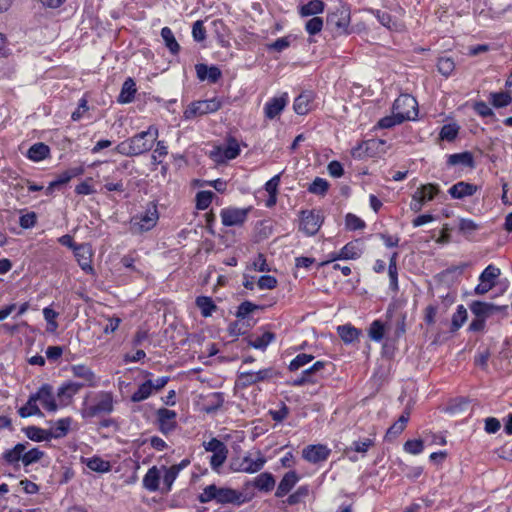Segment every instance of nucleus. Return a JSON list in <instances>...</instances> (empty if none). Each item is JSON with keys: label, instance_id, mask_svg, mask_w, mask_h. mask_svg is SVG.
<instances>
[{"label": "nucleus", "instance_id": "nucleus-63", "mask_svg": "<svg viewBox=\"0 0 512 512\" xmlns=\"http://www.w3.org/2000/svg\"><path fill=\"white\" fill-rule=\"evenodd\" d=\"M329 183L327 180L316 177L314 181L309 185L308 191L316 195H324L328 191Z\"/></svg>", "mask_w": 512, "mask_h": 512}, {"label": "nucleus", "instance_id": "nucleus-60", "mask_svg": "<svg viewBox=\"0 0 512 512\" xmlns=\"http://www.w3.org/2000/svg\"><path fill=\"white\" fill-rule=\"evenodd\" d=\"M214 197V193L212 191H199L196 194V208L199 210H206Z\"/></svg>", "mask_w": 512, "mask_h": 512}, {"label": "nucleus", "instance_id": "nucleus-20", "mask_svg": "<svg viewBox=\"0 0 512 512\" xmlns=\"http://www.w3.org/2000/svg\"><path fill=\"white\" fill-rule=\"evenodd\" d=\"M81 385L76 381H66L57 390V397L61 405H67L81 390Z\"/></svg>", "mask_w": 512, "mask_h": 512}, {"label": "nucleus", "instance_id": "nucleus-43", "mask_svg": "<svg viewBox=\"0 0 512 512\" xmlns=\"http://www.w3.org/2000/svg\"><path fill=\"white\" fill-rule=\"evenodd\" d=\"M408 118H409L408 115L403 116L400 113H393L392 112V115L385 116V117L381 118L378 121L377 126L379 128H381V129H389V128H392V127H394L396 125L402 124Z\"/></svg>", "mask_w": 512, "mask_h": 512}, {"label": "nucleus", "instance_id": "nucleus-27", "mask_svg": "<svg viewBox=\"0 0 512 512\" xmlns=\"http://www.w3.org/2000/svg\"><path fill=\"white\" fill-rule=\"evenodd\" d=\"M446 163L448 166L460 165L462 167H467L471 169L475 167L473 154L469 151L448 155Z\"/></svg>", "mask_w": 512, "mask_h": 512}, {"label": "nucleus", "instance_id": "nucleus-29", "mask_svg": "<svg viewBox=\"0 0 512 512\" xmlns=\"http://www.w3.org/2000/svg\"><path fill=\"white\" fill-rule=\"evenodd\" d=\"M136 92L137 89L135 81L131 77H128L122 84L117 102L120 104L131 103L135 98Z\"/></svg>", "mask_w": 512, "mask_h": 512}, {"label": "nucleus", "instance_id": "nucleus-55", "mask_svg": "<svg viewBox=\"0 0 512 512\" xmlns=\"http://www.w3.org/2000/svg\"><path fill=\"white\" fill-rule=\"evenodd\" d=\"M324 26V21L319 16H313L305 23V31L310 35L314 36L319 34Z\"/></svg>", "mask_w": 512, "mask_h": 512}, {"label": "nucleus", "instance_id": "nucleus-40", "mask_svg": "<svg viewBox=\"0 0 512 512\" xmlns=\"http://www.w3.org/2000/svg\"><path fill=\"white\" fill-rule=\"evenodd\" d=\"M371 13L373 16L379 21V23L386 27L389 30H397L398 24L397 21L392 17V15L386 11H382L379 9H372Z\"/></svg>", "mask_w": 512, "mask_h": 512}, {"label": "nucleus", "instance_id": "nucleus-22", "mask_svg": "<svg viewBox=\"0 0 512 512\" xmlns=\"http://www.w3.org/2000/svg\"><path fill=\"white\" fill-rule=\"evenodd\" d=\"M325 3L322 0H302L298 7L301 17L318 16L324 12Z\"/></svg>", "mask_w": 512, "mask_h": 512}, {"label": "nucleus", "instance_id": "nucleus-12", "mask_svg": "<svg viewBox=\"0 0 512 512\" xmlns=\"http://www.w3.org/2000/svg\"><path fill=\"white\" fill-rule=\"evenodd\" d=\"M331 454V449L323 444H311L302 451V457L309 463L319 464L326 461Z\"/></svg>", "mask_w": 512, "mask_h": 512}, {"label": "nucleus", "instance_id": "nucleus-28", "mask_svg": "<svg viewBox=\"0 0 512 512\" xmlns=\"http://www.w3.org/2000/svg\"><path fill=\"white\" fill-rule=\"evenodd\" d=\"M488 102L495 109L505 108L512 103V91L506 89L505 91L491 92Z\"/></svg>", "mask_w": 512, "mask_h": 512}, {"label": "nucleus", "instance_id": "nucleus-33", "mask_svg": "<svg viewBox=\"0 0 512 512\" xmlns=\"http://www.w3.org/2000/svg\"><path fill=\"white\" fill-rule=\"evenodd\" d=\"M71 423H72V419L70 417L58 419L55 422L54 427H52V429L48 430L50 440L51 439H60V438L65 437L70 430Z\"/></svg>", "mask_w": 512, "mask_h": 512}, {"label": "nucleus", "instance_id": "nucleus-18", "mask_svg": "<svg viewBox=\"0 0 512 512\" xmlns=\"http://www.w3.org/2000/svg\"><path fill=\"white\" fill-rule=\"evenodd\" d=\"M195 70L197 78L200 81L207 80L209 83L212 84L217 83L222 76L220 68L216 65L208 66L206 64L200 63L195 65Z\"/></svg>", "mask_w": 512, "mask_h": 512}, {"label": "nucleus", "instance_id": "nucleus-46", "mask_svg": "<svg viewBox=\"0 0 512 512\" xmlns=\"http://www.w3.org/2000/svg\"><path fill=\"white\" fill-rule=\"evenodd\" d=\"M83 173L84 168L82 166L72 167L59 174L55 181L59 186H62L67 184L71 179L81 176Z\"/></svg>", "mask_w": 512, "mask_h": 512}, {"label": "nucleus", "instance_id": "nucleus-21", "mask_svg": "<svg viewBox=\"0 0 512 512\" xmlns=\"http://www.w3.org/2000/svg\"><path fill=\"white\" fill-rule=\"evenodd\" d=\"M478 191V186L465 181H460L452 185L448 193L453 199H463L473 196Z\"/></svg>", "mask_w": 512, "mask_h": 512}, {"label": "nucleus", "instance_id": "nucleus-8", "mask_svg": "<svg viewBox=\"0 0 512 512\" xmlns=\"http://www.w3.org/2000/svg\"><path fill=\"white\" fill-rule=\"evenodd\" d=\"M240 145L238 140L233 136H228L225 139L224 146H216L211 152V156L217 162H225L233 160L240 155Z\"/></svg>", "mask_w": 512, "mask_h": 512}, {"label": "nucleus", "instance_id": "nucleus-36", "mask_svg": "<svg viewBox=\"0 0 512 512\" xmlns=\"http://www.w3.org/2000/svg\"><path fill=\"white\" fill-rule=\"evenodd\" d=\"M26 437L34 442L50 441L49 431L34 425L22 429Z\"/></svg>", "mask_w": 512, "mask_h": 512}, {"label": "nucleus", "instance_id": "nucleus-57", "mask_svg": "<svg viewBox=\"0 0 512 512\" xmlns=\"http://www.w3.org/2000/svg\"><path fill=\"white\" fill-rule=\"evenodd\" d=\"M437 69L440 74L449 77L455 69V63L450 57H440L437 62Z\"/></svg>", "mask_w": 512, "mask_h": 512}, {"label": "nucleus", "instance_id": "nucleus-61", "mask_svg": "<svg viewBox=\"0 0 512 512\" xmlns=\"http://www.w3.org/2000/svg\"><path fill=\"white\" fill-rule=\"evenodd\" d=\"M314 359V356L311 354L301 353L298 354L294 359L291 360L288 369L291 372L299 370L301 367L310 363Z\"/></svg>", "mask_w": 512, "mask_h": 512}, {"label": "nucleus", "instance_id": "nucleus-42", "mask_svg": "<svg viewBox=\"0 0 512 512\" xmlns=\"http://www.w3.org/2000/svg\"><path fill=\"white\" fill-rule=\"evenodd\" d=\"M467 317H468V314H467L466 308L462 304L458 305L455 313L452 315L450 332L451 333L457 332L463 326V324L466 322Z\"/></svg>", "mask_w": 512, "mask_h": 512}, {"label": "nucleus", "instance_id": "nucleus-45", "mask_svg": "<svg viewBox=\"0 0 512 512\" xmlns=\"http://www.w3.org/2000/svg\"><path fill=\"white\" fill-rule=\"evenodd\" d=\"M385 334V324L379 320H374L368 329V336L374 342H381Z\"/></svg>", "mask_w": 512, "mask_h": 512}, {"label": "nucleus", "instance_id": "nucleus-54", "mask_svg": "<svg viewBox=\"0 0 512 512\" xmlns=\"http://www.w3.org/2000/svg\"><path fill=\"white\" fill-rule=\"evenodd\" d=\"M44 455H45L44 451L40 450L39 448H32L28 451L25 450L23 452L22 464L25 467L30 466V465L40 461Z\"/></svg>", "mask_w": 512, "mask_h": 512}, {"label": "nucleus", "instance_id": "nucleus-62", "mask_svg": "<svg viewBox=\"0 0 512 512\" xmlns=\"http://www.w3.org/2000/svg\"><path fill=\"white\" fill-rule=\"evenodd\" d=\"M292 40H293L292 35H287V36L278 38L274 42L267 44V50L274 51V52H282L291 45Z\"/></svg>", "mask_w": 512, "mask_h": 512}, {"label": "nucleus", "instance_id": "nucleus-16", "mask_svg": "<svg viewBox=\"0 0 512 512\" xmlns=\"http://www.w3.org/2000/svg\"><path fill=\"white\" fill-rule=\"evenodd\" d=\"M71 372L74 377L80 378L81 381H77L81 388L84 387H96L98 385V377L95 373L86 365L77 364L71 366Z\"/></svg>", "mask_w": 512, "mask_h": 512}, {"label": "nucleus", "instance_id": "nucleus-58", "mask_svg": "<svg viewBox=\"0 0 512 512\" xmlns=\"http://www.w3.org/2000/svg\"><path fill=\"white\" fill-rule=\"evenodd\" d=\"M168 154V146L163 140H156V147L153 150L151 160L154 165H158L162 163V158L166 157Z\"/></svg>", "mask_w": 512, "mask_h": 512}, {"label": "nucleus", "instance_id": "nucleus-48", "mask_svg": "<svg viewBox=\"0 0 512 512\" xmlns=\"http://www.w3.org/2000/svg\"><path fill=\"white\" fill-rule=\"evenodd\" d=\"M87 467L95 472L106 473L111 470L109 461L103 460L101 457L93 456L87 460Z\"/></svg>", "mask_w": 512, "mask_h": 512}, {"label": "nucleus", "instance_id": "nucleus-11", "mask_svg": "<svg viewBox=\"0 0 512 512\" xmlns=\"http://www.w3.org/2000/svg\"><path fill=\"white\" fill-rule=\"evenodd\" d=\"M251 208H223L220 212L222 224L226 227L241 226L248 217Z\"/></svg>", "mask_w": 512, "mask_h": 512}, {"label": "nucleus", "instance_id": "nucleus-9", "mask_svg": "<svg viewBox=\"0 0 512 512\" xmlns=\"http://www.w3.org/2000/svg\"><path fill=\"white\" fill-rule=\"evenodd\" d=\"M323 223V217L316 210H302L300 212V230L307 236L315 235Z\"/></svg>", "mask_w": 512, "mask_h": 512}, {"label": "nucleus", "instance_id": "nucleus-64", "mask_svg": "<svg viewBox=\"0 0 512 512\" xmlns=\"http://www.w3.org/2000/svg\"><path fill=\"white\" fill-rule=\"evenodd\" d=\"M345 225L346 228L350 231L361 230L366 226L365 222L361 218L352 213H348L346 215Z\"/></svg>", "mask_w": 512, "mask_h": 512}, {"label": "nucleus", "instance_id": "nucleus-24", "mask_svg": "<svg viewBox=\"0 0 512 512\" xmlns=\"http://www.w3.org/2000/svg\"><path fill=\"white\" fill-rule=\"evenodd\" d=\"M313 93L311 91H304L299 94L293 103V109L298 115H306L312 109Z\"/></svg>", "mask_w": 512, "mask_h": 512}, {"label": "nucleus", "instance_id": "nucleus-23", "mask_svg": "<svg viewBox=\"0 0 512 512\" xmlns=\"http://www.w3.org/2000/svg\"><path fill=\"white\" fill-rule=\"evenodd\" d=\"M410 418V412L408 410H405L400 417L395 421L387 430L385 434V440L386 441H393L395 440L406 428L407 423Z\"/></svg>", "mask_w": 512, "mask_h": 512}, {"label": "nucleus", "instance_id": "nucleus-32", "mask_svg": "<svg viewBox=\"0 0 512 512\" xmlns=\"http://www.w3.org/2000/svg\"><path fill=\"white\" fill-rule=\"evenodd\" d=\"M363 253L358 240L350 241L339 250V257L343 260H356Z\"/></svg>", "mask_w": 512, "mask_h": 512}, {"label": "nucleus", "instance_id": "nucleus-4", "mask_svg": "<svg viewBox=\"0 0 512 512\" xmlns=\"http://www.w3.org/2000/svg\"><path fill=\"white\" fill-rule=\"evenodd\" d=\"M158 220L159 212L157 204L150 202L144 212L131 217L129 231L133 235L143 234L152 230L157 225Z\"/></svg>", "mask_w": 512, "mask_h": 512}, {"label": "nucleus", "instance_id": "nucleus-49", "mask_svg": "<svg viewBox=\"0 0 512 512\" xmlns=\"http://www.w3.org/2000/svg\"><path fill=\"white\" fill-rule=\"evenodd\" d=\"M416 192H420V198L423 199L424 203H426L428 201H432L436 195H438L440 187L438 184L428 183L421 185Z\"/></svg>", "mask_w": 512, "mask_h": 512}, {"label": "nucleus", "instance_id": "nucleus-37", "mask_svg": "<svg viewBox=\"0 0 512 512\" xmlns=\"http://www.w3.org/2000/svg\"><path fill=\"white\" fill-rule=\"evenodd\" d=\"M160 473L156 466L151 467L143 477V486L150 492L159 489Z\"/></svg>", "mask_w": 512, "mask_h": 512}, {"label": "nucleus", "instance_id": "nucleus-59", "mask_svg": "<svg viewBox=\"0 0 512 512\" xmlns=\"http://www.w3.org/2000/svg\"><path fill=\"white\" fill-rule=\"evenodd\" d=\"M459 133V126L456 124H445L442 126L439 138L441 140H446L448 142H452L456 139Z\"/></svg>", "mask_w": 512, "mask_h": 512}, {"label": "nucleus", "instance_id": "nucleus-1", "mask_svg": "<svg viewBox=\"0 0 512 512\" xmlns=\"http://www.w3.org/2000/svg\"><path fill=\"white\" fill-rule=\"evenodd\" d=\"M159 136V130L155 125H150L147 130L135 134L122 141L115 147V151L125 156H139L149 152Z\"/></svg>", "mask_w": 512, "mask_h": 512}, {"label": "nucleus", "instance_id": "nucleus-25", "mask_svg": "<svg viewBox=\"0 0 512 512\" xmlns=\"http://www.w3.org/2000/svg\"><path fill=\"white\" fill-rule=\"evenodd\" d=\"M28 442L17 443L13 448L7 449L3 455V460L12 466H18L19 462L23 460V452L27 449Z\"/></svg>", "mask_w": 512, "mask_h": 512}, {"label": "nucleus", "instance_id": "nucleus-50", "mask_svg": "<svg viewBox=\"0 0 512 512\" xmlns=\"http://www.w3.org/2000/svg\"><path fill=\"white\" fill-rule=\"evenodd\" d=\"M18 413H19L20 417H22V418H27L29 416L41 415L42 414L41 410L39 409V407L37 405V401L34 398L33 394H31L29 396L26 405L22 406L18 410Z\"/></svg>", "mask_w": 512, "mask_h": 512}, {"label": "nucleus", "instance_id": "nucleus-53", "mask_svg": "<svg viewBox=\"0 0 512 512\" xmlns=\"http://www.w3.org/2000/svg\"><path fill=\"white\" fill-rule=\"evenodd\" d=\"M501 270L493 264L488 265L480 274L479 282L495 283L500 276Z\"/></svg>", "mask_w": 512, "mask_h": 512}, {"label": "nucleus", "instance_id": "nucleus-3", "mask_svg": "<svg viewBox=\"0 0 512 512\" xmlns=\"http://www.w3.org/2000/svg\"><path fill=\"white\" fill-rule=\"evenodd\" d=\"M213 500L220 505L232 504L240 506L247 501V498L238 490L229 487H218L215 484H211L206 486L198 495V501L205 504Z\"/></svg>", "mask_w": 512, "mask_h": 512}, {"label": "nucleus", "instance_id": "nucleus-19", "mask_svg": "<svg viewBox=\"0 0 512 512\" xmlns=\"http://www.w3.org/2000/svg\"><path fill=\"white\" fill-rule=\"evenodd\" d=\"M287 103H288L287 93H283L281 96L271 98L264 105L265 116L268 119H274L284 110Z\"/></svg>", "mask_w": 512, "mask_h": 512}, {"label": "nucleus", "instance_id": "nucleus-51", "mask_svg": "<svg viewBox=\"0 0 512 512\" xmlns=\"http://www.w3.org/2000/svg\"><path fill=\"white\" fill-rule=\"evenodd\" d=\"M276 336L273 332H265L261 336L257 337L254 340H249L248 345L264 351L267 346L275 340Z\"/></svg>", "mask_w": 512, "mask_h": 512}, {"label": "nucleus", "instance_id": "nucleus-52", "mask_svg": "<svg viewBox=\"0 0 512 512\" xmlns=\"http://www.w3.org/2000/svg\"><path fill=\"white\" fill-rule=\"evenodd\" d=\"M375 442L372 438H363L352 442L351 446L346 450L348 454L350 451L365 454L370 447L374 446Z\"/></svg>", "mask_w": 512, "mask_h": 512}, {"label": "nucleus", "instance_id": "nucleus-56", "mask_svg": "<svg viewBox=\"0 0 512 512\" xmlns=\"http://www.w3.org/2000/svg\"><path fill=\"white\" fill-rule=\"evenodd\" d=\"M317 377L311 372L309 368L303 370L301 374L292 381V385L296 387L304 386L306 384L317 383Z\"/></svg>", "mask_w": 512, "mask_h": 512}, {"label": "nucleus", "instance_id": "nucleus-31", "mask_svg": "<svg viewBox=\"0 0 512 512\" xmlns=\"http://www.w3.org/2000/svg\"><path fill=\"white\" fill-rule=\"evenodd\" d=\"M337 333L345 344H352L359 339L362 331L351 324H344L337 327Z\"/></svg>", "mask_w": 512, "mask_h": 512}, {"label": "nucleus", "instance_id": "nucleus-41", "mask_svg": "<svg viewBox=\"0 0 512 512\" xmlns=\"http://www.w3.org/2000/svg\"><path fill=\"white\" fill-rule=\"evenodd\" d=\"M160 34L170 53L177 55L180 52V45L175 39L172 30L169 27H163Z\"/></svg>", "mask_w": 512, "mask_h": 512}, {"label": "nucleus", "instance_id": "nucleus-44", "mask_svg": "<svg viewBox=\"0 0 512 512\" xmlns=\"http://www.w3.org/2000/svg\"><path fill=\"white\" fill-rule=\"evenodd\" d=\"M196 305L200 309L203 317H209L216 310L217 306L211 297L198 296L196 298Z\"/></svg>", "mask_w": 512, "mask_h": 512}, {"label": "nucleus", "instance_id": "nucleus-6", "mask_svg": "<svg viewBox=\"0 0 512 512\" xmlns=\"http://www.w3.org/2000/svg\"><path fill=\"white\" fill-rule=\"evenodd\" d=\"M278 376L279 373L273 367H267L257 372L239 371L237 374L236 386L239 388H247L261 382L270 381Z\"/></svg>", "mask_w": 512, "mask_h": 512}, {"label": "nucleus", "instance_id": "nucleus-13", "mask_svg": "<svg viewBox=\"0 0 512 512\" xmlns=\"http://www.w3.org/2000/svg\"><path fill=\"white\" fill-rule=\"evenodd\" d=\"M73 253L80 268L87 274H93L94 268L91 264L93 252L91 245L88 243H81L79 246L75 247Z\"/></svg>", "mask_w": 512, "mask_h": 512}, {"label": "nucleus", "instance_id": "nucleus-14", "mask_svg": "<svg viewBox=\"0 0 512 512\" xmlns=\"http://www.w3.org/2000/svg\"><path fill=\"white\" fill-rule=\"evenodd\" d=\"M469 309L475 317L487 320L493 314L506 310L507 306H498L493 303L476 300L469 304Z\"/></svg>", "mask_w": 512, "mask_h": 512}, {"label": "nucleus", "instance_id": "nucleus-5", "mask_svg": "<svg viewBox=\"0 0 512 512\" xmlns=\"http://www.w3.org/2000/svg\"><path fill=\"white\" fill-rule=\"evenodd\" d=\"M351 13L347 7H338L327 14L326 27L334 37L350 34Z\"/></svg>", "mask_w": 512, "mask_h": 512}, {"label": "nucleus", "instance_id": "nucleus-2", "mask_svg": "<svg viewBox=\"0 0 512 512\" xmlns=\"http://www.w3.org/2000/svg\"><path fill=\"white\" fill-rule=\"evenodd\" d=\"M114 396L110 391H98L91 398L84 399L80 414L85 420L95 417H104L114 411Z\"/></svg>", "mask_w": 512, "mask_h": 512}, {"label": "nucleus", "instance_id": "nucleus-30", "mask_svg": "<svg viewBox=\"0 0 512 512\" xmlns=\"http://www.w3.org/2000/svg\"><path fill=\"white\" fill-rule=\"evenodd\" d=\"M266 462L265 456L259 450L256 452L255 458H252L251 455L244 456L245 473L253 474L259 472Z\"/></svg>", "mask_w": 512, "mask_h": 512}, {"label": "nucleus", "instance_id": "nucleus-35", "mask_svg": "<svg viewBox=\"0 0 512 512\" xmlns=\"http://www.w3.org/2000/svg\"><path fill=\"white\" fill-rule=\"evenodd\" d=\"M50 154V148L45 143L39 142L33 144L27 152V157L34 161L39 162L46 159Z\"/></svg>", "mask_w": 512, "mask_h": 512}, {"label": "nucleus", "instance_id": "nucleus-10", "mask_svg": "<svg viewBox=\"0 0 512 512\" xmlns=\"http://www.w3.org/2000/svg\"><path fill=\"white\" fill-rule=\"evenodd\" d=\"M393 113L408 115L407 120H415L418 116L417 100L410 94H401L392 105Z\"/></svg>", "mask_w": 512, "mask_h": 512}, {"label": "nucleus", "instance_id": "nucleus-26", "mask_svg": "<svg viewBox=\"0 0 512 512\" xmlns=\"http://www.w3.org/2000/svg\"><path fill=\"white\" fill-rule=\"evenodd\" d=\"M298 481L299 477L295 471L287 472L279 482L275 496L277 498L284 497L292 490Z\"/></svg>", "mask_w": 512, "mask_h": 512}, {"label": "nucleus", "instance_id": "nucleus-34", "mask_svg": "<svg viewBox=\"0 0 512 512\" xmlns=\"http://www.w3.org/2000/svg\"><path fill=\"white\" fill-rule=\"evenodd\" d=\"M223 403L224 394L222 392H213L206 397L203 410L207 414H214L223 406Z\"/></svg>", "mask_w": 512, "mask_h": 512}, {"label": "nucleus", "instance_id": "nucleus-17", "mask_svg": "<svg viewBox=\"0 0 512 512\" xmlns=\"http://www.w3.org/2000/svg\"><path fill=\"white\" fill-rule=\"evenodd\" d=\"M33 396L47 411L55 412L58 409L53 393V387L50 384H43L38 391L33 394Z\"/></svg>", "mask_w": 512, "mask_h": 512}, {"label": "nucleus", "instance_id": "nucleus-7", "mask_svg": "<svg viewBox=\"0 0 512 512\" xmlns=\"http://www.w3.org/2000/svg\"><path fill=\"white\" fill-rule=\"evenodd\" d=\"M222 106V101L213 97L207 100L192 102L184 112L186 119H192L197 115H205L218 111Z\"/></svg>", "mask_w": 512, "mask_h": 512}, {"label": "nucleus", "instance_id": "nucleus-15", "mask_svg": "<svg viewBox=\"0 0 512 512\" xmlns=\"http://www.w3.org/2000/svg\"><path fill=\"white\" fill-rule=\"evenodd\" d=\"M157 423L160 432L167 435L172 432L176 426L177 413L167 408H159L156 412Z\"/></svg>", "mask_w": 512, "mask_h": 512}, {"label": "nucleus", "instance_id": "nucleus-38", "mask_svg": "<svg viewBox=\"0 0 512 512\" xmlns=\"http://www.w3.org/2000/svg\"><path fill=\"white\" fill-rule=\"evenodd\" d=\"M275 486L274 476L269 472H263L254 479V487L260 491H271Z\"/></svg>", "mask_w": 512, "mask_h": 512}, {"label": "nucleus", "instance_id": "nucleus-39", "mask_svg": "<svg viewBox=\"0 0 512 512\" xmlns=\"http://www.w3.org/2000/svg\"><path fill=\"white\" fill-rule=\"evenodd\" d=\"M153 394L152 380L148 379L143 382L138 389L131 395L132 402H142Z\"/></svg>", "mask_w": 512, "mask_h": 512}, {"label": "nucleus", "instance_id": "nucleus-47", "mask_svg": "<svg viewBox=\"0 0 512 512\" xmlns=\"http://www.w3.org/2000/svg\"><path fill=\"white\" fill-rule=\"evenodd\" d=\"M264 309V306L262 305H257V304H254L252 303L251 301H243L238 307H237V310H236V313H235V316L240 319V320H244L248 317V315L250 313H253L254 311L256 310H263Z\"/></svg>", "mask_w": 512, "mask_h": 512}]
</instances>
